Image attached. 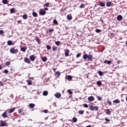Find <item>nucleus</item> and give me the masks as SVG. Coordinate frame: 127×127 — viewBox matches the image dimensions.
<instances>
[{
    "label": "nucleus",
    "instance_id": "49530a36",
    "mask_svg": "<svg viewBox=\"0 0 127 127\" xmlns=\"http://www.w3.org/2000/svg\"><path fill=\"white\" fill-rule=\"evenodd\" d=\"M56 45H60V41H57L55 42Z\"/></svg>",
    "mask_w": 127,
    "mask_h": 127
},
{
    "label": "nucleus",
    "instance_id": "ea45409f",
    "mask_svg": "<svg viewBox=\"0 0 127 127\" xmlns=\"http://www.w3.org/2000/svg\"><path fill=\"white\" fill-rule=\"evenodd\" d=\"M107 103L108 105H109V106H112V101L110 100H107Z\"/></svg>",
    "mask_w": 127,
    "mask_h": 127
},
{
    "label": "nucleus",
    "instance_id": "9b49d317",
    "mask_svg": "<svg viewBox=\"0 0 127 127\" xmlns=\"http://www.w3.org/2000/svg\"><path fill=\"white\" fill-rule=\"evenodd\" d=\"M103 63L104 64H108L109 65H110V64H112V61H108V60H105Z\"/></svg>",
    "mask_w": 127,
    "mask_h": 127
},
{
    "label": "nucleus",
    "instance_id": "f704fd0d",
    "mask_svg": "<svg viewBox=\"0 0 127 127\" xmlns=\"http://www.w3.org/2000/svg\"><path fill=\"white\" fill-rule=\"evenodd\" d=\"M102 30H101L100 29H96L95 30V32H96L97 33H100V32H101Z\"/></svg>",
    "mask_w": 127,
    "mask_h": 127
},
{
    "label": "nucleus",
    "instance_id": "37998d69",
    "mask_svg": "<svg viewBox=\"0 0 127 127\" xmlns=\"http://www.w3.org/2000/svg\"><path fill=\"white\" fill-rule=\"evenodd\" d=\"M67 93H68V94H70V95H72V94H73V92H72V91H71V90L68 89L67 90Z\"/></svg>",
    "mask_w": 127,
    "mask_h": 127
},
{
    "label": "nucleus",
    "instance_id": "774afa93",
    "mask_svg": "<svg viewBox=\"0 0 127 127\" xmlns=\"http://www.w3.org/2000/svg\"><path fill=\"white\" fill-rule=\"evenodd\" d=\"M126 46H127V41L126 42Z\"/></svg>",
    "mask_w": 127,
    "mask_h": 127
},
{
    "label": "nucleus",
    "instance_id": "bf43d9fd",
    "mask_svg": "<svg viewBox=\"0 0 127 127\" xmlns=\"http://www.w3.org/2000/svg\"><path fill=\"white\" fill-rule=\"evenodd\" d=\"M0 86H3V83H2L1 81H0Z\"/></svg>",
    "mask_w": 127,
    "mask_h": 127
},
{
    "label": "nucleus",
    "instance_id": "e2e57ef3",
    "mask_svg": "<svg viewBox=\"0 0 127 127\" xmlns=\"http://www.w3.org/2000/svg\"><path fill=\"white\" fill-rule=\"evenodd\" d=\"M18 23H21V20H18Z\"/></svg>",
    "mask_w": 127,
    "mask_h": 127
},
{
    "label": "nucleus",
    "instance_id": "ddd939ff",
    "mask_svg": "<svg viewBox=\"0 0 127 127\" xmlns=\"http://www.w3.org/2000/svg\"><path fill=\"white\" fill-rule=\"evenodd\" d=\"M113 104H120L121 101L119 99L115 100L113 101Z\"/></svg>",
    "mask_w": 127,
    "mask_h": 127
},
{
    "label": "nucleus",
    "instance_id": "5fc2aeb1",
    "mask_svg": "<svg viewBox=\"0 0 127 127\" xmlns=\"http://www.w3.org/2000/svg\"><path fill=\"white\" fill-rule=\"evenodd\" d=\"M50 4V3L47 2V3H46V6L47 7H48L49 6Z\"/></svg>",
    "mask_w": 127,
    "mask_h": 127
},
{
    "label": "nucleus",
    "instance_id": "0e129e2a",
    "mask_svg": "<svg viewBox=\"0 0 127 127\" xmlns=\"http://www.w3.org/2000/svg\"><path fill=\"white\" fill-rule=\"evenodd\" d=\"M45 10H48V8H44Z\"/></svg>",
    "mask_w": 127,
    "mask_h": 127
},
{
    "label": "nucleus",
    "instance_id": "c9c22d12",
    "mask_svg": "<svg viewBox=\"0 0 127 127\" xmlns=\"http://www.w3.org/2000/svg\"><path fill=\"white\" fill-rule=\"evenodd\" d=\"M27 82H28L27 84L29 85H30L32 84V81H31V80H29L27 81Z\"/></svg>",
    "mask_w": 127,
    "mask_h": 127
},
{
    "label": "nucleus",
    "instance_id": "cd10ccee",
    "mask_svg": "<svg viewBox=\"0 0 127 127\" xmlns=\"http://www.w3.org/2000/svg\"><path fill=\"white\" fill-rule=\"evenodd\" d=\"M85 6H86V5L84 3H82L80 5L79 7L80 8H85Z\"/></svg>",
    "mask_w": 127,
    "mask_h": 127
},
{
    "label": "nucleus",
    "instance_id": "79ce46f5",
    "mask_svg": "<svg viewBox=\"0 0 127 127\" xmlns=\"http://www.w3.org/2000/svg\"><path fill=\"white\" fill-rule=\"evenodd\" d=\"M3 73H4L5 74H8V70L5 69L3 70Z\"/></svg>",
    "mask_w": 127,
    "mask_h": 127
},
{
    "label": "nucleus",
    "instance_id": "c756f323",
    "mask_svg": "<svg viewBox=\"0 0 127 127\" xmlns=\"http://www.w3.org/2000/svg\"><path fill=\"white\" fill-rule=\"evenodd\" d=\"M2 2L3 3V4H7V2H8V1L7 0H2Z\"/></svg>",
    "mask_w": 127,
    "mask_h": 127
},
{
    "label": "nucleus",
    "instance_id": "6e6d98bb",
    "mask_svg": "<svg viewBox=\"0 0 127 127\" xmlns=\"http://www.w3.org/2000/svg\"><path fill=\"white\" fill-rule=\"evenodd\" d=\"M97 99H98V101H101V100H102V97L97 96Z\"/></svg>",
    "mask_w": 127,
    "mask_h": 127
},
{
    "label": "nucleus",
    "instance_id": "f257e3e1",
    "mask_svg": "<svg viewBox=\"0 0 127 127\" xmlns=\"http://www.w3.org/2000/svg\"><path fill=\"white\" fill-rule=\"evenodd\" d=\"M93 55H87V54H84L83 56V58L84 60H86V59H88L89 61H93Z\"/></svg>",
    "mask_w": 127,
    "mask_h": 127
},
{
    "label": "nucleus",
    "instance_id": "f3484780",
    "mask_svg": "<svg viewBox=\"0 0 127 127\" xmlns=\"http://www.w3.org/2000/svg\"><path fill=\"white\" fill-rule=\"evenodd\" d=\"M67 19H68V20H71L72 18V15L68 14L66 16Z\"/></svg>",
    "mask_w": 127,
    "mask_h": 127
},
{
    "label": "nucleus",
    "instance_id": "a211bd4d",
    "mask_svg": "<svg viewBox=\"0 0 127 127\" xmlns=\"http://www.w3.org/2000/svg\"><path fill=\"white\" fill-rule=\"evenodd\" d=\"M105 111V113L107 114V115H111V113H112V112L110 110V109H106Z\"/></svg>",
    "mask_w": 127,
    "mask_h": 127
},
{
    "label": "nucleus",
    "instance_id": "c03bdc74",
    "mask_svg": "<svg viewBox=\"0 0 127 127\" xmlns=\"http://www.w3.org/2000/svg\"><path fill=\"white\" fill-rule=\"evenodd\" d=\"M82 55V54L81 53H78L76 54V58H79V57H80V56H81V55Z\"/></svg>",
    "mask_w": 127,
    "mask_h": 127
},
{
    "label": "nucleus",
    "instance_id": "2eb2a0df",
    "mask_svg": "<svg viewBox=\"0 0 127 127\" xmlns=\"http://www.w3.org/2000/svg\"><path fill=\"white\" fill-rule=\"evenodd\" d=\"M24 61L26 62V63H28V64H30V60L29 59L26 58L24 59Z\"/></svg>",
    "mask_w": 127,
    "mask_h": 127
},
{
    "label": "nucleus",
    "instance_id": "20e7f679",
    "mask_svg": "<svg viewBox=\"0 0 127 127\" xmlns=\"http://www.w3.org/2000/svg\"><path fill=\"white\" fill-rule=\"evenodd\" d=\"M40 15H45L46 14V11L43 9H40L39 11Z\"/></svg>",
    "mask_w": 127,
    "mask_h": 127
},
{
    "label": "nucleus",
    "instance_id": "864d4df0",
    "mask_svg": "<svg viewBox=\"0 0 127 127\" xmlns=\"http://www.w3.org/2000/svg\"><path fill=\"white\" fill-rule=\"evenodd\" d=\"M83 107L84 108H88V107H89V106H88V104H83Z\"/></svg>",
    "mask_w": 127,
    "mask_h": 127
},
{
    "label": "nucleus",
    "instance_id": "680f3d73",
    "mask_svg": "<svg viewBox=\"0 0 127 127\" xmlns=\"http://www.w3.org/2000/svg\"><path fill=\"white\" fill-rule=\"evenodd\" d=\"M56 69L57 68H53L54 72H56Z\"/></svg>",
    "mask_w": 127,
    "mask_h": 127
},
{
    "label": "nucleus",
    "instance_id": "72a5a7b5",
    "mask_svg": "<svg viewBox=\"0 0 127 127\" xmlns=\"http://www.w3.org/2000/svg\"><path fill=\"white\" fill-rule=\"evenodd\" d=\"M84 113V111L83 110H79L78 111V114H79V115H83Z\"/></svg>",
    "mask_w": 127,
    "mask_h": 127
},
{
    "label": "nucleus",
    "instance_id": "aec40b11",
    "mask_svg": "<svg viewBox=\"0 0 127 127\" xmlns=\"http://www.w3.org/2000/svg\"><path fill=\"white\" fill-rule=\"evenodd\" d=\"M7 45H9V46H10L12 45V41L11 40H9L7 42Z\"/></svg>",
    "mask_w": 127,
    "mask_h": 127
},
{
    "label": "nucleus",
    "instance_id": "c85d7f7f",
    "mask_svg": "<svg viewBox=\"0 0 127 127\" xmlns=\"http://www.w3.org/2000/svg\"><path fill=\"white\" fill-rule=\"evenodd\" d=\"M10 11L11 13H14V12L15 11V9L14 8H11Z\"/></svg>",
    "mask_w": 127,
    "mask_h": 127
},
{
    "label": "nucleus",
    "instance_id": "39448f33",
    "mask_svg": "<svg viewBox=\"0 0 127 127\" xmlns=\"http://www.w3.org/2000/svg\"><path fill=\"white\" fill-rule=\"evenodd\" d=\"M97 5H101L102 7L106 6V4L105 2L102 1H99L97 2Z\"/></svg>",
    "mask_w": 127,
    "mask_h": 127
},
{
    "label": "nucleus",
    "instance_id": "e433bc0d",
    "mask_svg": "<svg viewBox=\"0 0 127 127\" xmlns=\"http://www.w3.org/2000/svg\"><path fill=\"white\" fill-rule=\"evenodd\" d=\"M46 48L48 50H50L51 49V46H50L49 45H47L46 46Z\"/></svg>",
    "mask_w": 127,
    "mask_h": 127
},
{
    "label": "nucleus",
    "instance_id": "412c9836",
    "mask_svg": "<svg viewBox=\"0 0 127 127\" xmlns=\"http://www.w3.org/2000/svg\"><path fill=\"white\" fill-rule=\"evenodd\" d=\"M29 107L30 108H31L32 109H33V108H34L35 107V104H33V103H30L29 105Z\"/></svg>",
    "mask_w": 127,
    "mask_h": 127
},
{
    "label": "nucleus",
    "instance_id": "4468645a",
    "mask_svg": "<svg viewBox=\"0 0 127 127\" xmlns=\"http://www.w3.org/2000/svg\"><path fill=\"white\" fill-rule=\"evenodd\" d=\"M117 20H119V21H121V20H122L123 19V16H122L121 15H119L117 16Z\"/></svg>",
    "mask_w": 127,
    "mask_h": 127
},
{
    "label": "nucleus",
    "instance_id": "393cba45",
    "mask_svg": "<svg viewBox=\"0 0 127 127\" xmlns=\"http://www.w3.org/2000/svg\"><path fill=\"white\" fill-rule=\"evenodd\" d=\"M27 48L26 47H22L21 48V51H22L23 52H25L26 51Z\"/></svg>",
    "mask_w": 127,
    "mask_h": 127
},
{
    "label": "nucleus",
    "instance_id": "a878e982",
    "mask_svg": "<svg viewBox=\"0 0 127 127\" xmlns=\"http://www.w3.org/2000/svg\"><path fill=\"white\" fill-rule=\"evenodd\" d=\"M48 95V91H44L43 92V96H47Z\"/></svg>",
    "mask_w": 127,
    "mask_h": 127
},
{
    "label": "nucleus",
    "instance_id": "b1692460",
    "mask_svg": "<svg viewBox=\"0 0 127 127\" xmlns=\"http://www.w3.org/2000/svg\"><path fill=\"white\" fill-rule=\"evenodd\" d=\"M15 111V108H13L11 109L9 111V114H11V113H13Z\"/></svg>",
    "mask_w": 127,
    "mask_h": 127
},
{
    "label": "nucleus",
    "instance_id": "423d86ee",
    "mask_svg": "<svg viewBox=\"0 0 127 127\" xmlns=\"http://www.w3.org/2000/svg\"><path fill=\"white\" fill-rule=\"evenodd\" d=\"M0 127H6L7 125L2 121H0Z\"/></svg>",
    "mask_w": 127,
    "mask_h": 127
},
{
    "label": "nucleus",
    "instance_id": "dca6fc26",
    "mask_svg": "<svg viewBox=\"0 0 127 127\" xmlns=\"http://www.w3.org/2000/svg\"><path fill=\"white\" fill-rule=\"evenodd\" d=\"M1 116L3 118H7V114L6 113V112H4Z\"/></svg>",
    "mask_w": 127,
    "mask_h": 127
},
{
    "label": "nucleus",
    "instance_id": "f03ea898",
    "mask_svg": "<svg viewBox=\"0 0 127 127\" xmlns=\"http://www.w3.org/2000/svg\"><path fill=\"white\" fill-rule=\"evenodd\" d=\"M9 52L11 53V54H16V53H18V50L17 49H14L13 48L10 49Z\"/></svg>",
    "mask_w": 127,
    "mask_h": 127
},
{
    "label": "nucleus",
    "instance_id": "0eeeda50",
    "mask_svg": "<svg viewBox=\"0 0 127 127\" xmlns=\"http://www.w3.org/2000/svg\"><path fill=\"white\" fill-rule=\"evenodd\" d=\"M69 53H70V51L69 50L67 49L64 50V55L66 57L69 56Z\"/></svg>",
    "mask_w": 127,
    "mask_h": 127
},
{
    "label": "nucleus",
    "instance_id": "69168bd1",
    "mask_svg": "<svg viewBox=\"0 0 127 127\" xmlns=\"http://www.w3.org/2000/svg\"><path fill=\"white\" fill-rule=\"evenodd\" d=\"M1 69H2V66H1V65H0V70H1Z\"/></svg>",
    "mask_w": 127,
    "mask_h": 127
},
{
    "label": "nucleus",
    "instance_id": "6ab92c4d",
    "mask_svg": "<svg viewBox=\"0 0 127 127\" xmlns=\"http://www.w3.org/2000/svg\"><path fill=\"white\" fill-rule=\"evenodd\" d=\"M111 5H112V2L108 1L106 3V6H107L108 7H110Z\"/></svg>",
    "mask_w": 127,
    "mask_h": 127
},
{
    "label": "nucleus",
    "instance_id": "4be33fe9",
    "mask_svg": "<svg viewBox=\"0 0 127 127\" xmlns=\"http://www.w3.org/2000/svg\"><path fill=\"white\" fill-rule=\"evenodd\" d=\"M32 15L34 17H37V16H38V14H37V13H36V12H33Z\"/></svg>",
    "mask_w": 127,
    "mask_h": 127
},
{
    "label": "nucleus",
    "instance_id": "4d7b16f0",
    "mask_svg": "<svg viewBox=\"0 0 127 127\" xmlns=\"http://www.w3.org/2000/svg\"><path fill=\"white\" fill-rule=\"evenodd\" d=\"M4 32H3V30H0V34H2L3 33H4Z\"/></svg>",
    "mask_w": 127,
    "mask_h": 127
},
{
    "label": "nucleus",
    "instance_id": "f8f14e48",
    "mask_svg": "<svg viewBox=\"0 0 127 127\" xmlns=\"http://www.w3.org/2000/svg\"><path fill=\"white\" fill-rule=\"evenodd\" d=\"M29 58L31 61H34V60H35V57L34 56V55H31V56H30Z\"/></svg>",
    "mask_w": 127,
    "mask_h": 127
},
{
    "label": "nucleus",
    "instance_id": "1a4fd4ad",
    "mask_svg": "<svg viewBox=\"0 0 127 127\" xmlns=\"http://www.w3.org/2000/svg\"><path fill=\"white\" fill-rule=\"evenodd\" d=\"M109 37L111 38V39H113L115 36L114 33H111L108 34Z\"/></svg>",
    "mask_w": 127,
    "mask_h": 127
},
{
    "label": "nucleus",
    "instance_id": "bb28decb",
    "mask_svg": "<svg viewBox=\"0 0 127 127\" xmlns=\"http://www.w3.org/2000/svg\"><path fill=\"white\" fill-rule=\"evenodd\" d=\"M97 84L99 87H101V86H102V81L99 80L97 82Z\"/></svg>",
    "mask_w": 127,
    "mask_h": 127
},
{
    "label": "nucleus",
    "instance_id": "4c0bfd02",
    "mask_svg": "<svg viewBox=\"0 0 127 127\" xmlns=\"http://www.w3.org/2000/svg\"><path fill=\"white\" fill-rule=\"evenodd\" d=\"M36 41L38 42V44H40V39H39V38H36Z\"/></svg>",
    "mask_w": 127,
    "mask_h": 127
},
{
    "label": "nucleus",
    "instance_id": "a19ab883",
    "mask_svg": "<svg viewBox=\"0 0 127 127\" xmlns=\"http://www.w3.org/2000/svg\"><path fill=\"white\" fill-rule=\"evenodd\" d=\"M72 121H73V123H77V118L73 117L72 118Z\"/></svg>",
    "mask_w": 127,
    "mask_h": 127
},
{
    "label": "nucleus",
    "instance_id": "09e8293b",
    "mask_svg": "<svg viewBox=\"0 0 127 127\" xmlns=\"http://www.w3.org/2000/svg\"><path fill=\"white\" fill-rule=\"evenodd\" d=\"M56 75H57V76H60V75H61V73L59 71H57L56 72Z\"/></svg>",
    "mask_w": 127,
    "mask_h": 127
},
{
    "label": "nucleus",
    "instance_id": "3c124183",
    "mask_svg": "<svg viewBox=\"0 0 127 127\" xmlns=\"http://www.w3.org/2000/svg\"><path fill=\"white\" fill-rule=\"evenodd\" d=\"M105 121H106V122H111V120H110L109 119H108L107 118H105Z\"/></svg>",
    "mask_w": 127,
    "mask_h": 127
},
{
    "label": "nucleus",
    "instance_id": "338daca9",
    "mask_svg": "<svg viewBox=\"0 0 127 127\" xmlns=\"http://www.w3.org/2000/svg\"><path fill=\"white\" fill-rule=\"evenodd\" d=\"M86 127H91V126L89 125V126H86Z\"/></svg>",
    "mask_w": 127,
    "mask_h": 127
},
{
    "label": "nucleus",
    "instance_id": "5701e85b",
    "mask_svg": "<svg viewBox=\"0 0 127 127\" xmlns=\"http://www.w3.org/2000/svg\"><path fill=\"white\" fill-rule=\"evenodd\" d=\"M73 77H72V76L71 75H68L67 76V79L68 80V81H71Z\"/></svg>",
    "mask_w": 127,
    "mask_h": 127
},
{
    "label": "nucleus",
    "instance_id": "052dcab7",
    "mask_svg": "<svg viewBox=\"0 0 127 127\" xmlns=\"http://www.w3.org/2000/svg\"><path fill=\"white\" fill-rule=\"evenodd\" d=\"M21 110H20V109H19L18 110V114H21Z\"/></svg>",
    "mask_w": 127,
    "mask_h": 127
},
{
    "label": "nucleus",
    "instance_id": "2f4dec72",
    "mask_svg": "<svg viewBox=\"0 0 127 127\" xmlns=\"http://www.w3.org/2000/svg\"><path fill=\"white\" fill-rule=\"evenodd\" d=\"M22 17H23V19H27V17H28L27 14H25L23 15Z\"/></svg>",
    "mask_w": 127,
    "mask_h": 127
},
{
    "label": "nucleus",
    "instance_id": "58836bf2",
    "mask_svg": "<svg viewBox=\"0 0 127 127\" xmlns=\"http://www.w3.org/2000/svg\"><path fill=\"white\" fill-rule=\"evenodd\" d=\"M5 66H9V65H10V62H6L5 63Z\"/></svg>",
    "mask_w": 127,
    "mask_h": 127
},
{
    "label": "nucleus",
    "instance_id": "7ed1b4c3",
    "mask_svg": "<svg viewBox=\"0 0 127 127\" xmlns=\"http://www.w3.org/2000/svg\"><path fill=\"white\" fill-rule=\"evenodd\" d=\"M89 109L91 111H99V107L90 105Z\"/></svg>",
    "mask_w": 127,
    "mask_h": 127
},
{
    "label": "nucleus",
    "instance_id": "a18cd8bd",
    "mask_svg": "<svg viewBox=\"0 0 127 127\" xmlns=\"http://www.w3.org/2000/svg\"><path fill=\"white\" fill-rule=\"evenodd\" d=\"M98 74H99V76H103V72L102 71H98Z\"/></svg>",
    "mask_w": 127,
    "mask_h": 127
},
{
    "label": "nucleus",
    "instance_id": "473e14b6",
    "mask_svg": "<svg viewBox=\"0 0 127 127\" xmlns=\"http://www.w3.org/2000/svg\"><path fill=\"white\" fill-rule=\"evenodd\" d=\"M53 23H54L55 25H57L58 24V21H57V20L54 19L53 21Z\"/></svg>",
    "mask_w": 127,
    "mask_h": 127
},
{
    "label": "nucleus",
    "instance_id": "603ef678",
    "mask_svg": "<svg viewBox=\"0 0 127 127\" xmlns=\"http://www.w3.org/2000/svg\"><path fill=\"white\" fill-rule=\"evenodd\" d=\"M122 63L121 61H118L116 62L117 65H119V64H120V63Z\"/></svg>",
    "mask_w": 127,
    "mask_h": 127
},
{
    "label": "nucleus",
    "instance_id": "de8ad7c7",
    "mask_svg": "<svg viewBox=\"0 0 127 127\" xmlns=\"http://www.w3.org/2000/svg\"><path fill=\"white\" fill-rule=\"evenodd\" d=\"M56 50H57V47H54L53 48V51H56Z\"/></svg>",
    "mask_w": 127,
    "mask_h": 127
},
{
    "label": "nucleus",
    "instance_id": "6e6552de",
    "mask_svg": "<svg viewBox=\"0 0 127 127\" xmlns=\"http://www.w3.org/2000/svg\"><path fill=\"white\" fill-rule=\"evenodd\" d=\"M88 100L89 102H93L95 101V98L94 97V96H89L88 98Z\"/></svg>",
    "mask_w": 127,
    "mask_h": 127
},
{
    "label": "nucleus",
    "instance_id": "8fccbe9b",
    "mask_svg": "<svg viewBox=\"0 0 127 127\" xmlns=\"http://www.w3.org/2000/svg\"><path fill=\"white\" fill-rule=\"evenodd\" d=\"M54 31V29H49V32H53Z\"/></svg>",
    "mask_w": 127,
    "mask_h": 127
},
{
    "label": "nucleus",
    "instance_id": "13d9d810",
    "mask_svg": "<svg viewBox=\"0 0 127 127\" xmlns=\"http://www.w3.org/2000/svg\"><path fill=\"white\" fill-rule=\"evenodd\" d=\"M44 113H45V114H47V113H48V111L47 110H44Z\"/></svg>",
    "mask_w": 127,
    "mask_h": 127
},
{
    "label": "nucleus",
    "instance_id": "9d476101",
    "mask_svg": "<svg viewBox=\"0 0 127 127\" xmlns=\"http://www.w3.org/2000/svg\"><path fill=\"white\" fill-rule=\"evenodd\" d=\"M55 96L56 98H58V99H59V98H61V93H57L56 94H55Z\"/></svg>",
    "mask_w": 127,
    "mask_h": 127
},
{
    "label": "nucleus",
    "instance_id": "7c9ffc66",
    "mask_svg": "<svg viewBox=\"0 0 127 127\" xmlns=\"http://www.w3.org/2000/svg\"><path fill=\"white\" fill-rule=\"evenodd\" d=\"M42 61H43V62H46V61H47V58L46 57L42 58Z\"/></svg>",
    "mask_w": 127,
    "mask_h": 127
}]
</instances>
